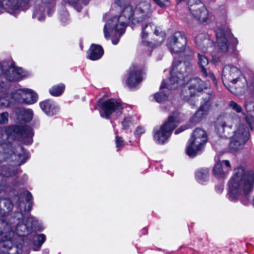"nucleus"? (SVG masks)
Instances as JSON below:
<instances>
[{"label":"nucleus","mask_w":254,"mask_h":254,"mask_svg":"<svg viewBox=\"0 0 254 254\" xmlns=\"http://www.w3.org/2000/svg\"><path fill=\"white\" fill-rule=\"evenodd\" d=\"M142 71L137 66L133 65L129 69L126 83L129 88L135 87L142 81Z\"/></svg>","instance_id":"19"},{"label":"nucleus","mask_w":254,"mask_h":254,"mask_svg":"<svg viewBox=\"0 0 254 254\" xmlns=\"http://www.w3.org/2000/svg\"><path fill=\"white\" fill-rule=\"evenodd\" d=\"M254 188V171L246 170L245 168L238 167L228 183V197L231 201H240L247 205L250 194Z\"/></svg>","instance_id":"3"},{"label":"nucleus","mask_w":254,"mask_h":254,"mask_svg":"<svg viewBox=\"0 0 254 254\" xmlns=\"http://www.w3.org/2000/svg\"><path fill=\"white\" fill-rule=\"evenodd\" d=\"M181 122V114L177 111L172 113L168 120L159 127L153 130L154 140L158 143L163 144L170 137L172 132Z\"/></svg>","instance_id":"8"},{"label":"nucleus","mask_w":254,"mask_h":254,"mask_svg":"<svg viewBox=\"0 0 254 254\" xmlns=\"http://www.w3.org/2000/svg\"><path fill=\"white\" fill-rule=\"evenodd\" d=\"M166 34L160 27L156 28L153 31V40L155 42V44L158 46L162 43L165 38Z\"/></svg>","instance_id":"29"},{"label":"nucleus","mask_w":254,"mask_h":254,"mask_svg":"<svg viewBox=\"0 0 254 254\" xmlns=\"http://www.w3.org/2000/svg\"><path fill=\"white\" fill-rule=\"evenodd\" d=\"M128 0H116L115 3L119 6L122 7L126 5Z\"/></svg>","instance_id":"46"},{"label":"nucleus","mask_w":254,"mask_h":254,"mask_svg":"<svg viewBox=\"0 0 254 254\" xmlns=\"http://www.w3.org/2000/svg\"><path fill=\"white\" fill-rule=\"evenodd\" d=\"M46 240V236L43 234H35L33 237V242L34 245L40 247Z\"/></svg>","instance_id":"33"},{"label":"nucleus","mask_w":254,"mask_h":254,"mask_svg":"<svg viewBox=\"0 0 254 254\" xmlns=\"http://www.w3.org/2000/svg\"><path fill=\"white\" fill-rule=\"evenodd\" d=\"M103 53L104 51L101 46L92 44L88 50L87 57L93 61L97 60L102 57Z\"/></svg>","instance_id":"27"},{"label":"nucleus","mask_w":254,"mask_h":254,"mask_svg":"<svg viewBox=\"0 0 254 254\" xmlns=\"http://www.w3.org/2000/svg\"><path fill=\"white\" fill-rule=\"evenodd\" d=\"M44 8L42 6L35 8L32 17L33 18H37L39 21H42L44 19Z\"/></svg>","instance_id":"35"},{"label":"nucleus","mask_w":254,"mask_h":254,"mask_svg":"<svg viewBox=\"0 0 254 254\" xmlns=\"http://www.w3.org/2000/svg\"><path fill=\"white\" fill-rule=\"evenodd\" d=\"M0 64L2 65V75H4L9 81H18L26 75L23 70L21 68L16 67L10 59L4 60Z\"/></svg>","instance_id":"9"},{"label":"nucleus","mask_w":254,"mask_h":254,"mask_svg":"<svg viewBox=\"0 0 254 254\" xmlns=\"http://www.w3.org/2000/svg\"><path fill=\"white\" fill-rule=\"evenodd\" d=\"M198 64L201 68V72L204 77H208L213 82H215L216 79L213 73L207 72V68L205 67L208 65V60L203 55L198 54Z\"/></svg>","instance_id":"24"},{"label":"nucleus","mask_w":254,"mask_h":254,"mask_svg":"<svg viewBox=\"0 0 254 254\" xmlns=\"http://www.w3.org/2000/svg\"><path fill=\"white\" fill-rule=\"evenodd\" d=\"M8 115V113L6 112H4L0 114V124L3 125L7 123Z\"/></svg>","instance_id":"42"},{"label":"nucleus","mask_w":254,"mask_h":254,"mask_svg":"<svg viewBox=\"0 0 254 254\" xmlns=\"http://www.w3.org/2000/svg\"><path fill=\"white\" fill-rule=\"evenodd\" d=\"M6 193L8 192L9 197L8 198L0 199V221H8L5 217L13 208V204L10 199L14 197L18 201V207L21 211H29L32 207V203L30 202L32 199L31 193L27 190L17 192L14 189H11L9 187L8 191L4 190Z\"/></svg>","instance_id":"5"},{"label":"nucleus","mask_w":254,"mask_h":254,"mask_svg":"<svg viewBox=\"0 0 254 254\" xmlns=\"http://www.w3.org/2000/svg\"><path fill=\"white\" fill-rule=\"evenodd\" d=\"M168 46L171 52L179 54L184 51L187 45L185 35L182 32H176L168 39Z\"/></svg>","instance_id":"12"},{"label":"nucleus","mask_w":254,"mask_h":254,"mask_svg":"<svg viewBox=\"0 0 254 254\" xmlns=\"http://www.w3.org/2000/svg\"><path fill=\"white\" fill-rule=\"evenodd\" d=\"M133 8L130 5H126L119 16H116L110 19L104 27L105 37L108 39L114 32L115 36L112 38L114 45H117L121 36L125 33L127 24L132 21L133 17Z\"/></svg>","instance_id":"4"},{"label":"nucleus","mask_w":254,"mask_h":254,"mask_svg":"<svg viewBox=\"0 0 254 254\" xmlns=\"http://www.w3.org/2000/svg\"><path fill=\"white\" fill-rule=\"evenodd\" d=\"M207 141V137L201 138L191 136L188 141L186 149L187 155L191 157H194L201 151Z\"/></svg>","instance_id":"17"},{"label":"nucleus","mask_w":254,"mask_h":254,"mask_svg":"<svg viewBox=\"0 0 254 254\" xmlns=\"http://www.w3.org/2000/svg\"><path fill=\"white\" fill-rule=\"evenodd\" d=\"M64 86L63 84L53 86L49 90L50 94L54 96H60L63 92Z\"/></svg>","instance_id":"34"},{"label":"nucleus","mask_w":254,"mask_h":254,"mask_svg":"<svg viewBox=\"0 0 254 254\" xmlns=\"http://www.w3.org/2000/svg\"><path fill=\"white\" fill-rule=\"evenodd\" d=\"M145 131V130L144 127L141 126H138L135 130L134 135L136 136H140L141 134L144 133Z\"/></svg>","instance_id":"45"},{"label":"nucleus","mask_w":254,"mask_h":254,"mask_svg":"<svg viewBox=\"0 0 254 254\" xmlns=\"http://www.w3.org/2000/svg\"><path fill=\"white\" fill-rule=\"evenodd\" d=\"M15 113L17 118L21 121L28 122L31 121L33 118V113L30 109L17 108L15 109Z\"/></svg>","instance_id":"28"},{"label":"nucleus","mask_w":254,"mask_h":254,"mask_svg":"<svg viewBox=\"0 0 254 254\" xmlns=\"http://www.w3.org/2000/svg\"><path fill=\"white\" fill-rule=\"evenodd\" d=\"M133 120L131 117H126L122 122L123 128L127 129L132 124Z\"/></svg>","instance_id":"41"},{"label":"nucleus","mask_w":254,"mask_h":254,"mask_svg":"<svg viewBox=\"0 0 254 254\" xmlns=\"http://www.w3.org/2000/svg\"><path fill=\"white\" fill-rule=\"evenodd\" d=\"M197 47L203 53L211 52L210 49L213 45V42L209 38L205 33L198 34L195 39Z\"/></svg>","instance_id":"20"},{"label":"nucleus","mask_w":254,"mask_h":254,"mask_svg":"<svg viewBox=\"0 0 254 254\" xmlns=\"http://www.w3.org/2000/svg\"><path fill=\"white\" fill-rule=\"evenodd\" d=\"M2 65H1V64L0 63V76H2Z\"/></svg>","instance_id":"49"},{"label":"nucleus","mask_w":254,"mask_h":254,"mask_svg":"<svg viewBox=\"0 0 254 254\" xmlns=\"http://www.w3.org/2000/svg\"><path fill=\"white\" fill-rule=\"evenodd\" d=\"M164 91L157 93L154 95L155 100L158 103H162L166 101L168 98L166 93H164Z\"/></svg>","instance_id":"39"},{"label":"nucleus","mask_w":254,"mask_h":254,"mask_svg":"<svg viewBox=\"0 0 254 254\" xmlns=\"http://www.w3.org/2000/svg\"><path fill=\"white\" fill-rule=\"evenodd\" d=\"M123 109V103L119 100L109 99L101 104V109L103 112L100 113L101 116L106 119H109L110 115L116 113L120 115Z\"/></svg>","instance_id":"15"},{"label":"nucleus","mask_w":254,"mask_h":254,"mask_svg":"<svg viewBox=\"0 0 254 254\" xmlns=\"http://www.w3.org/2000/svg\"><path fill=\"white\" fill-rule=\"evenodd\" d=\"M150 4L146 1L138 3L133 12L132 23L134 25L137 23L145 22L151 17Z\"/></svg>","instance_id":"11"},{"label":"nucleus","mask_w":254,"mask_h":254,"mask_svg":"<svg viewBox=\"0 0 254 254\" xmlns=\"http://www.w3.org/2000/svg\"><path fill=\"white\" fill-rule=\"evenodd\" d=\"M229 119V117L226 115L220 116L218 118L216 122L215 129L219 136L227 137V135L225 132L226 129L229 128V127L227 125Z\"/></svg>","instance_id":"21"},{"label":"nucleus","mask_w":254,"mask_h":254,"mask_svg":"<svg viewBox=\"0 0 254 254\" xmlns=\"http://www.w3.org/2000/svg\"><path fill=\"white\" fill-rule=\"evenodd\" d=\"M216 38V51H211L213 59L217 62L220 57L225 54L234 53L236 50V44L232 43L233 38L228 30H224L221 28L215 30Z\"/></svg>","instance_id":"7"},{"label":"nucleus","mask_w":254,"mask_h":254,"mask_svg":"<svg viewBox=\"0 0 254 254\" xmlns=\"http://www.w3.org/2000/svg\"><path fill=\"white\" fill-rule=\"evenodd\" d=\"M244 107L247 114L251 117H248L245 113H243V115L246 122L252 128V125L254 123V103L250 101H247L245 103Z\"/></svg>","instance_id":"26"},{"label":"nucleus","mask_w":254,"mask_h":254,"mask_svg":"<svg viewBox=\"0 0 254 254\" xmlns=\"http://www.w3.org/2000/svg\"><path fill=\"white\" fill-rule=\"evenodd\" d=\"M223 190V187H220V188H219V189H218V191L219 192H221Z\"/></svg>","instance_id":"51"},{"label":"nucleus","mask_w":254,"mask_h":254,"mask_svg":"<svg viewBox=\"0 0 254 254\" xmlns=\"http://www.w3.org/2000/svg\"><path fill=\"white\" fill-rule=\"evenodd\" d=\"M249 136L248 128L244 125H240L234 132L230 147L234 150H238L248 141Z\"/></svg>","instance_id":"13"},{"label":"nucleus","mask_w":254,"mask_h":254,"mask_svg":"<svg viewBox=\"0 0 254 254\" xmlns=\"http://www.w3.org/2000/svg\"><path fill=\"white\" fill-rule=\"evenodd\" d=\"M10 101L8 95H4L0 97V108L4 109L10 106Z\"/></svg>","instance_id":"38"},{"label":"nucleus","mask_w":254,"mask_h":254,"mask_svg":"<svg viewBox=\"0 0 254 254\" xmlns=\"http://www.w3.org/2000/svg\"><path fill=\"white\" fill-rule=\"evenodd\" d=\"M191 136L196 138L207 137V134L205 131L200 128H196L193 132Z\"/></svg>","instance_id":"37"},{"label":"nucleus","mask_w":254,"mask_h":254,"mask_svg":"<svg viewBox=\"0 0 254 254\" xmlns=\"http://www.w3.org/2000/svg\"><path fill=\"white\" fill-rule=\"evenodd\" d=\"M229 106L233 111L237 113H241L242 111V108L239 104L233 101L230 102Z\"/></svg>","instance_id":"40"},{"label":"nucleus","mask_w":254,"mask_h":254,"mask_svg":"<svg viewBox=\"0 0 254 254\" xmlns=\"http://www.w3.org/2000/svg\"><path fill=\"white\" fill-rule=\"evenodd\" d=\"M116 145L118 150L124 146L125 142L122 137L118 135L116 136Z\"/></svg>","instance_id":"43"},{"label":"nucleus","mask_w":254,"mask_h":254,"mask_svg":"<svg viewBox=\"0 0 254 254\" xmlns=\"http://www.w3.org/2000/svg\"><path fill=\"white\" fill-rule=\"evenodd\" d=\"M187 51H188V50L189 51V54L187 55V56H191L192 53V52H191V51H190L189 49H187Z\"/></svg>","instance_id":"50"},{"label":"nucleus","mask_w":254,"mask_h":254,"mask_svg":"<svg viewBox=\"0 0 254 254\" xmlns=\"http://www.w3.org/2000/svg\"><path fill=\"white\" fill-rule=\"evenodd\" d=\"M146 22L137 23V24L140 25L141 27V36L142 43H144L145 45L150 46V43L146 41V39L150 34H151L152 32L153 33V31L156 29V28H158L159 26H156L152 22Z\"/></svg>","instance_id":"22"},{"label":"nucleus","mask_w":254,"mask_h":254,"mask_svg":"<svg viewBox=\"0 0 254 254\" xmlns=\"http://www.w3.org/2000/svg\"><path fill=\"white\" fill-rule=\"evenodd\" d=\"M188 4L189 10L194 18L200 22L207 21L208 12L199 0H190Z\"/></svg>","instance_id":"14"},{"label":"nucleus","mask_w":254,"mask_h":254,"mask_svg":"<svg viewBox=\"0 0 254 254\" xmlns=\"http://www.w3.org/2000/svg\"><path fill=\"white\" fill-rule=\"evenodd\" d=\"M241 74V71L237 67L231 64L227 65L223 69L222 79L233 85L237 84L235 88H244L246 85V81L244 78L240 77Z\"/></svg>","instance_id":"10"},{"label":"nucleus","mask_w":254,"mask_h":254,"mask_svg":"<svg viewBox=\"0 0 254 254\" xmlns=\"http://www.w3.org/2000/svg\"><path fill=\"white\" fill-rule=\"evenodd\" d=\"M55 0H42V2L44 3H51Z\"/></svg>","instance_id":"48"},{"label":"nucleus","mask_w":254,"mask_h":254,"mask_svg":"<svg viewBox=\"0 0 254 254\" xmlns=\"http://www.w3.org/2000/svg\"><path fill=\"white\" fill-rule=\"evenodd\" d=\"M42 110L48 116H53L59 111V108L54 102L48 100L40 103Z\"/></svg>","instance_id":"25"},{"label":"nucleus","mask_w":254,"mask_h":254,"mask_svg":"<svg viewBox=\"0 0 254 254\" xmlns=\"http://www.w3.org/2000/svg\"><path fill=\"white\" fill-rule=\"evenodd\" d=\"M25 100L28 102H25L26 104H32L35 103L38 99V96L36 93H34L32 90L25 89Z\"/></svg>","instance_id":"32"},{"label":"nucleus","mask_w":254,"mask_h":254,"mask_svg":"<svg viewBox=\"0 0 254 254\" xmlns=\"http://www.w3.org/2000/svg\"><path fill=\"white\" fill-rule=\"evenodd\" d=\"M192 71L190 62H181L174 61L172 64L170 77L166 81H163L160 89H175L179 85L185 83V79Z\"/></svg>","instance_id":"6"},{"label":"nucleus","mask_w":254,"mask_h":254,"mask_svg":"<svg viewBox=\"0 0 254 254\" xmlns=\"http://www.w3.org/2000/svg\"><path fill=\"white\" fill-rule=\"evenodd\" d=\"M45 254H48V252H45L44 253Z\"/></svg>","instance_id":"52"},{"label":"nucleus","mask_w":254,"mask_h":254,"mask_svg":"<svg viewBox=\"0 0 254 254\" xmlns=\"http://www.w3.org/2000/svg\"><path fill=\"white\" fill-rule=\"evenodd\" d=\"M225 167H222V163L220 161H216L213 168V173L217 178H222L227 174L231 170V164L228 160H224Z\"/></svg>","instance_id":"23"},{"label":"nucleus","mask_w":254,"mask_h":254,"mask_svg":"<svg viewBox=\"0 0 254 254\" xmlns=\"http://www.w3.org/2000/svg\"><path fill=\"white\" fill-rule=\"evenodd\" d=\"M210 107V97L208 96L203 99V103L201 104L199 109L190 118V123L192 125H196L205 118L208 115Z\"/></svg>","instance_id":"18"},{"label":"nucleus","mask_w":254,"mask_h":254,"mask_svg":"<svg viewBox=\"0 0 254 254\" xmlns=\"http://www.w3.org/2000/svg\"><path fill=\"white\" fill-rule=\"evenodd\" d=\"M33 135L32 128L27 126H10L0 128V163L7 159H10L13 165L2 167L0 174L3 179L15 176L21 172L18 166L25 163L29 158L28 153L21 145L14 146L13 149L11 140L28 139L32 142Z\"/></svg>","instance_id":"1"},{"label":"nucleus","mask_w":254,"mask_h":254,"mask_svg":"<svg viewBox=\"0 0 254 254\" xmlns=\"http://www.w3.org/2000/svg\"><path fill=\"white\" fill-rule=\"evenodd\" d=\"M0 91H1V90H0Z\"/></svg>","instance_id":"53"},{"label":"nucleus","mask_w":254,"mask_h":254,"mask_svg":"<svg viewBox=\"0 0 254 254\" xmlns=\"http://www.w3.org/2000/svg\"><path fill=\"white\" fill-rule=\"evenodd\" d=\"M185 88L188 89L189 94L183 93L182 96L185 100L188 99L189 96H192L201 92L204 89L207 88V84L200 78L195 77L190 78L187 82V86ZM184 92V91H183Z\"/></svg>","instance_id":"16"},{"label":"nucleus","mask_w":254,"mask_h":254,"mask_svg":"<svg viewBox=\"0 0 254 254\" xmlns=\"http://www.w3.org/2000/svg\"><path fill=\"white\" fill-rule=\"evenodd\" d=\"M67 1L71 4H75L77 10L79 11L83 5H87L90 0H66Z\"/></svg>","instance_id":"36"},{"label":"nucleus","mask_w":254,"mask_h":254,"mask_svg":"<svg viewBox=\"0 0 254 254\" xmlns=\"http://www.w3.org/2000/svg\"><path fill=\"white\" fill-rule=\"evenodd\" d=\"M209 174L207 169H200L195 173V178L197 181L200 184H203L208 180Z\"/></svg>","instance_id":"31"},{"label":"nucleus","mask_w":254,"mask_h":254,"mask_svg":"<svg viewBox=\"0 0 254 254\" xmlns=\"http://www.w3.org/2000/svg\"><path fill=\"white\" fill-rule=\"evenodd\" d=\"M190 127V126H182L180 128L176 129L175 131V133L176 134H179L180 132H182L183 131L185 130L187 128H188Z\"/></svg>","instance_id":"47"},{"label":"nucleus","mask_w":254,"mask_h":254,"mask_svg":"<svg viewBox=\"0 0 254 254\" xmlns=\"http://www.w3.org/2000/svg\"><path fill=\"white\" fill-rule=\"evenodd\" d=\"M15 217L8 221H0V241L3 242V248L9 254H19L22 251L21 237L27 235L36 222L35 218L30 216L26 223H22V212L15 213Z\"/></svg>","instance_id":"2"},{"label":"nucleus","mask_w":254,"mask_h":254,"mask_svg":"<svg viewBox=\"0 0 254 254\" xmlns=\"http://www.w3.org/2000/svg\"><path fill=\"white\" fill-rule=\"evenodd\" d=\"M159 6L162 7L167 6L169 3V0H153Z\"/></svg>","instance_id":"44"},{"label":"nucleus","mask_w":254,"mask_h":254,"mask_svg":"<svg viewBox=\"0 0 254 254\" xmlns=\"http://www.w3.org/2000/svg\"><path fill=\"white\" fill-rule=\"evenodd\" d=\"M25 89H19L15 90L11 94V97L15 101L25 104V102H28L25 100Z\"/></svg>","instance_id":"30"}]
</instances>
